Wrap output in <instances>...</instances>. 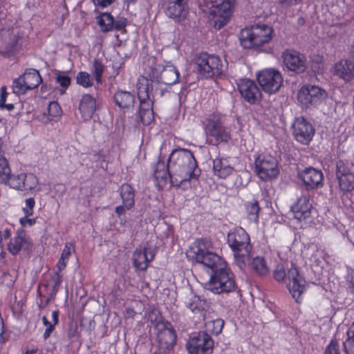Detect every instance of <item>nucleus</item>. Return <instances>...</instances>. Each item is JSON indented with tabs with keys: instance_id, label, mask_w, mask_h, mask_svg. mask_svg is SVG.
<instances>
[{
	"instance_id": "54",
	"label": "nucleus",
	"mask_w": 354,
	"mask_h": 354,
	"mask_svg": "<svg viewBox=\"0 0 354 354\" xmlns=\"http://www.w3.org/2000/svg\"><path fill=\"white\" fill-rule=\"evenodd\" d=\"M278 2L284 6H289L292 5H295L300 2L301 0H277Z\"/></svg>"
},
{
	"instance_id": "37",
	"label": "nucleus",
	"mask_w": 354,
	"mask_h": 354,
	"mask_svg": "<svg viewBox=\"0 0 354 354\" xmlns=\"http://www.w3.org/2000/svg\"><path fill=\"white\" fill-rule=\"evenodd\" d=\"M169 85H164V83L160 82L158 78V75L155 76L153 74L151 80V88L150 92H153V97H162L165 95V93L167 91L168 86Z\"/></svg>"
},
{
	"instance_id": "40",
	"label": "nucleus",
	"mask_w": 354,
	"mask_h": 354,
	"mask_svg": "<svg viewBox=\"0 0 354 354\" xmlns=\"http://www.w3.org/2000/svg\"><path fill=\"white\" fill-rule=\"evenodd\" d=\"M55 82L62 87V91L64 93L70 86L71 79L64 73H57L55 75Z\"/></svg>"
},
{
	"instance_id": "47",
	"label": "nucleus",
	"mask_w": 354,
	"mask_h": 354,
	"mask_svg": "<svg viewBox=\"0 0 354 354\" xmlns=\"http://www.w3.org/2000/svg\"><path fill=\"white\" fill-rule=\"evenodd\" d=\"M42 322L44 325L46 326V330L44 333V338L47 339L50 337L52 331L54 330L55 326L51 322H49L46 316H44L42 317Z\"/></svg>"
},
{
	"instance_id": "2",
	"label": "nucleus",
	"mask_w": 354,
	"mask_h": 354,
	"mask_svg": "<svg viewBox=\"0 0 354 354\" xmlns=\"http://www.w3.org/2000/svg\"><path fill=\"white\" fill-rule=\"evenodd\" d=\"M171 184L179 187L189 185L192 179H197L201 174L192 152L185 149H176L168 158Z\"/></svg>"
},
{
	"instance_id": "22",
	"label": "nucleus",
	"mask_w": 354,
	"mask_h": 354,
	"mask_svg": "<svg viewBox=\"0 0 354 354\" xmlns=\"http://www.w3.org/2000/svg\"><path fill=\"white\" fill-rule=\"evenodd\" d=\"M336 176L342 191L349 192L354 189V175L349 171L342 161L337 163Z\"/></svg>"
},
{
	"instance_id": "36",
	"label": "nucleus",
	"mask_w": 354,
	"mask_h": 354,
	"mask_svg": "<svg viewBox=\"0 0 354 354\" xmlns=\"http://www.w3.org/2000/svg\"><path fill=\"white\" fill-rule=\"evenodd\" d=\"M97 21L101 30L103 32L111 30L114 25V19L109 12L102 13L97 17Z\"/></svg>"
},
{
	"instance_id": "17",
	"label": "nucleus",
	"mask_w": 354,
	"mask_h": 354,
	"mask_svg": "<svg viewBox=\"0 0 354 354\" xmlns=\"http://www.w3.org/2000/svg\"><path fill=\"white\" fill-rule=\"evenodd\" d=\"M156 255V250L152 246L145 245L137 248L132 255L133 265L136 270L145 271L149 267Z\"/></svg>"
},
{
	"instance_id": "9",
	"label": "nucleus",
	"mask_w": 354,
	"mask_h": 354,
	"mask_svg": "<svg viewBox=\"0 0 354 354\" xmlns=\"http://www.w3.org/2000/svg\"><path fill=\"white\" fill-rule=\"evenodd\" d=\"M255 172L263 181L272 180L279 176V168L277 159L270 154H260L254 161Z\"/></svg>"
},
{
	"instance_id": "56",
	"label": "nucleus",
	"mask_w": 354,
	"mask_h": 354,
	"mask_svg": "<svg viewBox=\"0 0 354 354\" xmlns=\"http://www.w3.org/2000/svg\"><path fill=\"white\" fill-rule=\"evenodd\" d=\"M67 263H68V260L59 258V259L57 262V269L59 270V271L64 270L65 268Z\"/></svg>"
},
{
	"instance_id": "62",
	"label": "nucleus",
	"mask_w": 354,
	"mask_h": 354,
	"mask_svg": "<svg viewBox=\"0 0 354 354\" xmlns=\"http://www.w3.org/2000/svg\"><path fill=\"white\" fill-rule=\"evenodd\" d=\"M1 145H2V140L0 138V155H3V151L1 149Z\"/></svg>"
},
{
	"instance_id": "39",
	"label": "nucleus",
	"mask_w": 354,
	"mask_h": 354,
	"mask_svg": "<svg viewBox=\"0 0 354 354\" xmlns=\"http://www.w3.org/2000/svg\"><path fill=\"white\" fill-rule=\"evenodd\" d=\"M76 82L84 88H89L93 86V77L87 72L80 71L76 76Z\"/></svg>"
},
{
	"instance_id": "51",
	"label": "nucleus",
	"mask_w": 354,
	"mask_h": 354,
	"mask_svg": "<svg viewBox=\"0 0 354 354\" xmlns=\"http://www.w3.org/2000/svg\"><path fill=\"white\" fill-rule=\"evenodd\" d=\"M7 95H8V93H7L6 86H3L1 88V91H0V108L1 109H3V106L5 105Z\"/></svg>"
},
{
	"instance_id": "61",
	"label": "nucleus",
	"mask_w": 354,
	"mask_h": 354,
	"mask_svg": "<svg viewBox=\"0 0 354 354\" xmlns=\"http://www.w3.org/2000/svg\"><path fill=\"white\" fill-rule=\"evenodd\" d=\"M6 108L8 111H11L14 109V105L12 104H5L3 106V109Z\"/></svg>"
},
{
	"instance_id": "38",
	"label": "nucleus",
	"mask_w": 354,
	"mask_h": 354,
	"mask_svg": "<svg viewBox=\"0 0 354 354\" xmlns=\"http://www.w3.org/2000/svg\"><path fill=\"white\" fill-rule=\"evenodd\" d=\"M245 209L248 219L255 223L259 220V207L258 202L255 200L248 202L245 205Z\"/></svg>"
},
{
	"instance_id": "46",
	"label": "nucleus",
	"mask_w": 354,
	"mask_h": 354,
	"mask_svg": "<svg viewBox=\"0 0 354 354\" xmlns=\"http://www.w3.org/2000/svg\"><path fill=\"white\" fill-rule=\"evenodd\" d=\"M140 119L144 124H149L153 120V109H148L147 111L140 112Z\"/></svg>"
},
{
	"instance_id": "12",
	"label": "nucleus",
	"mask_w": 354,
	"mask_h": 354,
	"mask_svg": "<svg viewBox=\"0 0 354 354\" xmlns=\"http://www.w3.org/2000/svg\"><path fill=\"white\" fill-rule=\"evenodd\" d=\"M41 82L38 71L32 68L26 70L24 73L12 82V91L16 95L24 94L27 91L37 88Z\"/></svg>"
},
{
	"instance_id": "31",
	"label": "nucleus",
	"mask_w": 354,
	"mask_h": 354,
	"mask_svg": "<svg viewBox=\"0 0 354 354\" xmlns=\"http://www.w3.org/2000/svg\"><path fill=\"white\" fill-rule=\"evenodd\" d=\"M62 115V109L57 102H50L47 112H44L39 117V120L47 124L57 120Z\"/></svg>"
},
{
	"instance_id": "35",
	"label": "nucleus",
	"mask_w": 354,
	"mask_h": 354,
	"mask_svg": "<svg viewBox=\"0 0 354 354\" xmlns=\"http://www.w3.org/2000/svg\"><path fill=\"white\" fill-rule=\"evenodd\" d=\"M26 174V172H19L13 174H11L10 172L8 175L6 176L3 181V183L8 186L10 188L18 191L21 180H23V178Z\"/></svg>"
},
{
	"instance_id": "49",
	"label": "nucleus",
	"mask_w": 354,
	"mask_h": 354,
	"mask_svg": "<svg viewBox=\"0 0 354 354\" xmlns=\"http://www.w3.org/2000/svg\"><path fill=\"white\" fill-rule=\"evenodd\" d=\"M73 250V244L71 243H67L64 246V248L62 251L60 258H62L63 259H66L68 261L69 257Z\"/></svg>"
},
{
	"instance_id": "29",
	"label": "nucleus",
	"mask_w": 354,
	"mask_h": 354,
	"mask_svg": "<svg viewBox=\"0 0 354 354\" xmlns=\"http://www.w3.org/2000/svg\"><path fill=\"white\" fill-rule=\"evenodd\" d=\"M234 168L227 158H217L213 160V172L220 178H226L234 172Z\"/></svg>"
},
{
	"instance_id": "4",
	"label": "nucleus",
	"mask_w": 354,
	"mask_h": 354,
	"mask_svg": "<svg viewBox=\"0 0 354 354\" xmlns=\"http://www.w3.org/2000/svg\"><path fill=\"white\" fill-rule=\"evenodd\" d=\"M236 0H198L201 10L208 15L216 27L221 28L227 21Z\"/></svg>"
},
{
	"instance_id": "30",
	"label": "nucleus",
	"mask_w": 354,
	"mask_h": 354,
	"mask_svg": "<svg viewBox=\"0 0 354 354\" xmlns=\"http://www.w3.org/2000/svg\"><path fill=\"white\" fill-rule=\"evenodd\" d=\"M179 72L171 64H167L161 71L159 80L164 83V85H173L178 82Z\"/></svg>"
},
{
	"instance_id": "1",
	"label": "nucleus",
	"mask_w": 354,
	"mask_h": 354,
	"mask_svg": "<svg viewBox=\"0 0 354 354\" xmlns=\"http://www.w3.org/2000/svg\"><path fill=\"white\" fill-rule=\"evenodd\" d=\"M187 259L200 263L212 273L205 288L215 294L230 292L236 289L234 277L226 262L213 250L212 242L205 239L194 241L186 252Z\"/></svg>"
},
{
	"instance_id": "11",
	"label": "nucleus",
	"mask_w": 354,
	"mask_h": 354,
	"mask_svg": "<svg viewBox=\"0 0 354 354\" xmlns=\"http://www.w3.org/2000/svg\"><path fill=\"white\" fill-rule=\"evenodd\" d=\"M257 79L263 91L269 94L277 92L283 82L281 73L274 68H265L259 71Z\"/></svg>"
},
{
	"instance_id": "25",
	"label": "nucleus",
	"mask_w": 354,
	"mask_h": 354,
	"mask_svg": "<svg viewBox=\"0 0 354 354\" xmlns=\"http://www.w3.org/2000/svg\"><path fill=\"white\" fill-rule=\"evenodd\" d=\"M299 178L307 187L314 189L322 185L323 174L319 169L309 167L299 174Z\"/></svg>"
},
{
	"instance_id": "57",
	"label": "nucleus",
	"mask_w": 354,
	"mask_h": 354,
	"mask_svg": "<svg viewBox=\"0 0 354 354\" xmlns=\"http://www.w3.org/2000/svg\"><path fill=\"white\" fill-rule=\"evenodd\" d=\"M25 354H42V351L37 347H32L27 348Z\"/></svg>"
},
{
	"instance_id": "52",
	"label": "nucleus",
	"mask_w": 354,
	"mask_h": 354,
	"mask_svg": "<svg viewBox=\"0 0 354 354\" xmlns=\"http://www.w3.org/2000/svg\"><path fill=\"white\" fill-rule=\"evenodd\" d=\"M346 281L349 288H352L354 290V270L348 271Z\"/></svg>"
},
{
	"instance_id": "10",
	"label": "nucleus",
	"mask_w": 354,
	"mask_h": 354,
	"mask_svg": "<svg viewBox=\"0 0 354 354\" xmlns=\"http://www.w3.org/2000/svg\"><path fill=\"white\" fill-rule=\"evenodd\" d=\"M294 218L302 227H306L313 221V199L307 193H303L291 207Z\"/></svg>"
},
{
	"instance_id": "5",
	"label": "nucleus",
	"mask_w": 354,
	"mask_h": 354,
	"mask_svg": "<svg viewBox=\"0 0 354 354\" xmlns=\"http://www.w3.org/2000/svg\"><path fill=\"white\" fill-rule=\"evenodd\" d=\"M273 37L274 30L272 26L257 24L242 30L240 42L245 48H258L269 44Z\"/></svg>"
},
{
	"instance_id": "7",
	"label": "nucleus",
	"mask_w": 354,
	"mask_h": 354,
	"mask_svg": "<svg viewBox=\"0 0 354 354\" xmlns=\"http://www.w3.org/2000/svg\"><path fill=\"white\" fill-rule=\"evenodd\" d=\"M194 62L197 73L202 77H212L223 72V64L217 56L200 53L196 55Z\"/></svg>"
},
{
	"instance_id": "45",
	"label": "nucleus",
	"mask_w": 354,
	"mask_h": 354,
	"mask_svg": "<svg viewBox=\"0 0 354 354\" xmlns=\"http://www.w3.org/2000/svg\"><path fill=\"white\" fill-rule=\"evenodd\" d=\"M35 205V201L33 198L26 199L25 205L23 207V212L26 216H32L33 214L34 207Z\"/></svg>"
},
{
	"instance_id": "28",
	"label": "nucleus",
	"mask_w": 354,
	"mask_h": 354,
	"mask_svg": "<svg viewBox=\"0 0 354 354\" xmlns=\"http://www.w3.org/2000/svg\"><path fill=\"white\" fill-rule=\"evenodd\" d=\"M249 269L255 272L258 275L265 276L270 272V268L268 266L265 259L263 257L257 256L256 257H251V253L248 260V264L241 270Z\"/></svg>"
},
{
	"instance_id": "20",
	"label": "nucleus",
	"mask_w": 354,
	"mask_h": 354,
	"mask_svg": "<svg viewBox=\"0 0 354 354\" xmlns=\"http://www.w3.org/2000/svg\"><path fill=\"white\" fill-rule=\"evenodd\" d=\"M157 339L160 347L162 349H170L176 342V335L169 323L159 322L156 325Z\"/></svg>"
},
{
	"instance_id": "50",
	"label": "nucleus",
	"mask_w": 354,
	"mask_h": 354,
	"mask_svg": "<svg viewBox=\"0 0 354 354\" xmlns=\"http://www.w3.org/2000/svg\"><path fill=\"white\" fill-rule=\"evenodd\" d=\"M30 216L24 215V217L19 219V223L23 227H30L36 223V220L35 218H29Z\"/></svg>"
},
{
	"instance_id": "14",
	"label": "nucleus",
	"mask_w": 354,
	"mask_h": 354,
	"mask_svg": "<svg viewBox=\"0 0 354 354\" xmlns=\"http://www.w3.org/2000/svg\"><path fill=\"white\" fill-rule=\"evenodd\" d=\"M326 97V93L320 87L306 85L300 88L297 98L304 106L317 105Z\"/></svg>"
},
{
	"instance_id": "6",
	"label": "nucleus",
	"mask_w": 354,
	"mask_h": 354,
	"mask_svg": "<svg viewBox=\"0 0 354 354\" xmlns=\"http://www.w3.org/2000/svg\"><path fill=\"white\" fill-rule=\"evenodd\" d=\"M274 278L278 281L286 279V286L290 294L297 302L300 301L302 294L306 290L307 283L292 263L290 268L288 267L287 272L282 265H278L274 272Z\"/></svg>"
},
{
	"instance_id": "41",
	"label": "nucleus",
	"mask_w": 354,
	"mask_h": 354,
	"mask_svg": "<svg viewBox=\"0 0 354 354\" xmlns=\"http://www.w3.org/2000/svg\"><path fill=\"white\" fill-rule=\"evenodd\" d=\"M348 338L344 342V348L348 354H354V323L347 332Z\"/></svg>"
},
{
	"instance_id": "13",
	"label": "nucleus",
	"mask_w": 354,
	"mask_h": 354,
	"mask_svg": "<svg viewBox=\"0 0 354 354\" xmlns=\"http://www.w3.org/2000/svg\"><path fill=\"white\" fill-rule=\"evenodd\" d=\"M214 342L206 333H198L193 335L187 344L189 354H210L212 352Z\"/></svg>"
},
{
	"instance_id": "44",
	"label": "nucleus",
	"mask_w": 354,
	"mask_h": 354,
	"mask_svg": "<svg viewBox=\"0 0 354 354\" xmlns=\"http://www.w3.org/2000/svg\"><path fill=\"white\" fill-rule=\"evenodd\" d=\"M104 72L103 65L97 60H95L93 62V75L95 76V80L97 83L102 82V76Z\"/></svg>"
},
{
	"instance_id": "42",
	"label": "nucleus",
	"mask_w": 354,
	"mask_h": 354,
	"mask_svg": "<svg viewBox=\"0 0 354 354\" xmlns=\"http://www.w3.org/2000/svg\"><path fill=\"white\" fill-rule=\"evenodd\" d=\"M24 242V239L21 236H17L13 238L9 245L8 249L12 254H17L21 250Z\"/></svg>"
},
{
	"instance_id": "27",
	"label": "nucleus",
	"mask_w": 354,
	"mask_h": 354,
	"mask_svg": "<svg viewBox=\"0 0 354 354\" xmlns=\"http://www.w3.org/2000/svg\"><path fill=\"white\" fill-rule=\"evenodd\" d=\"M78 109L82 120H89L96 109L95 99L88 94L82 95L79 102Z\"/></svg>"
},
{
	"instance_id": "43",
	"label": "nucleus",
	"mask_w": 354,
	"mask_h": 354,
	"mask_svg": "<svg viewBox=\"0 0 354 354\" xmlns=\"http://www.w3.org/2000/svg\"><path fill=\"white\" fill-rule=\"evenodd\" d=\"M10 173V168L4 155H0V183H3L7 175Z\"/></svg>"
},
{
	"instance_id": "34",
	"label": "nucleus",
	"mask_w": 354,
	"mask_h": 354,
	"mask_svg": "<svg viewBox=\"0 0 354 354\" xmlns=\"http://www.w3.org/2000/svg\"><path fill=\"white\" fill-rule=\"evenodd\" d=\"M120 195L126 208H131L134 205V193L131 186L129 184L122 185Z\"/></svg>"
},
{
	"instance_id": "48",
	"label": "nucleus",
	"mask_w": 354,
	"mask_h": 354,
	"mask_svg": "<svg viewBox=\"0 0 354 354\" xmlns=\"http://www.w3.org/2000/svg\"><path fill=\"white\" fill-rule=\"evenodd\" d=\"M324 354H340L338 344L335 340H331L327 346Z\"/></svg>"
},
{
	"instance_id": "19",
	"label": "nucleus",
	"mask_w": 354,
	"mask_h": 354,
	"mask_svg": "<svg viewBox=\"0 0 354 354\" xmlns=\"http://www.w3.org/2000/svg\"><path fill=\"white\" fill-rule=\"evenodd\" d=\"M165 14L169 18L180 22L184 20L187 14V0H165Z\"/></svg>"
},
{
	"instance_id": "33",
	"label": "nucleus",
	"mask_w": 354,
	"mask_h": 354,
	"mask_svg": "<svg viewBox=\"0 0 354 354\" xmlns=\"http://www.w3.org/2000/svg\"><path fill=\"white\" fill-rule=\"evenodd\" d=\"M38 185L39 180L37 176L32 173L26 172L23 178V180H21L18 191L30 192L35 189Z\"/></svg>"
},
{
	"instance_id": "8",
	"label": "nucleus",
	"mask_w": 354,
	"mask_h": 354,
	"mask_svg": "<svg viewBox=\"0 0 354 354\" xmlns=\"http://www.w3.org/2000/svg\"><path fill=\"white\" fill-rule=\"evenodd\" d=\"M203 123L205 133L210 142H227L230 139L229 131L222 126L221 115L212 114L206 118Z\"/></svg>"
},
{
	"instance_id": "24",
	"label": "nucleus",
	"mask_w": 354,
	"mask_h": 354,
	"mask_svg": "<svg viewBox=\"0 0 354 354\" xmlns=\"http://www.w3.org/2000/svg\"><path fill=\"white\" fill-rule=\"evenodd\" d=\"M154 178L156 185L159 188H163L167 185L171 183V175L169 168V162L158 160L154 167Z\"/></svg>"
},
{
	"instance_id": "59",
	"label": "nucleus",
	"mask_w": 354,
	"mask_h": 354,
	"mask_svg": "<svg viewBox=\"0 0 354 354\" xmlns=\"http://www.w3.org/2000/svg\"><path fill=\"white\" fill-rule=\"evenodd\" d=\"M333 27H339L341 29L344 30L346 26V24L344 21L342 22H333L331 24Z\"/></svg>"
},
{
	"instance_id": "18",
	"label": "nucleus",
	"mask_w": 354,
	"mask_h": 354,
	"mask_svg": "<svg viewBox=\"0 0 354 354\" xmlns=\"http://www.w3.org/2000/svg\"><path fill=\"white\" fill-rule=\"evenodd\" d=\"M241 96L250 104H257L261 100V92L256 83L248 79L241 80L238 84Z\"/></svg>"
},
{
	"instance_id": "60",
	"label": "nucleus",
	"mask_w": 354,
	"mask_h": 354,
	"mask_svg": "<svg viewBox=\"0 0 354 354\" xmlns=\"http://www.w3.org/2000/svg\"><path fill=\"white\" fill-rule=\"evenodd\" d=\"M10 232L8 229H6L3 231V234H1L2 238L3 237L4 239H8L10 237Z\"/></svg>"
},
{
	"instance_id": "21",
	"label": "nucleus",
	"mask_w": 354,
	"mask_h": 354,
	"mask_svg": "<svg viewBox=\"0 0 354 354\" xmlns=\"http://www.w3.org/2000/svg\"><path fill=\"white\" fill-rule=\"evenodd\" d=\"M331 73L344 82H350L354 79V62L346 59H341L333 65Z\"/></svg>"
},
{
	"instance_id": "23",
	"label": "nucleus",
	"mask_w": 354,
	"mask_h": 354,
	"mask_svg": "<svg viewBox=\"0 0 354 354\" xmlns=\"http://www.w3.org/2000/svg\"><path fill=\"white\" fill-rule=\"evenodd\" d=\"M185 304L193 313L198 315V319L205 318V312L208 308L206 300L201 299V297L190 292L185 299Z\"/></svg>"
},
{
	"instance_id": "58",
	"label": "nucleus",
	"mask_w": 354,
	"mask_h": 354,
	"mask_svg": "<svg viewBox=\"0 0 354 354\" xmlns=\"http://www.w3.org/2000/svg\"><path fill=\"white\" fill-rule=\"evenodd\" d=\"M59 311L54 310L52 313V321L51 322L55 326L58 322Z\"/></svg>"
},
{
	"instance_id": "26",
	"label": "nucleus",
	"mask_w": 354,
	"mask_h": 354,
	"mask_svg": "<svg viewBox=\"0 0 354 354\" xmlns=\"http://www.w3.org/2000/svg\"><path fill=\"white\" fill-rule=\"evenodd\" d=\"M138 96L140 100V112L147 111L148 109H153L152 102L149 100V87L148 80L144 77L138 80L137 84Z\"/></svg>"
},
{
	"instance_id": "32",
	"label": "nucleus",
	"mask_w": 354,
	"mask_h": 354,
	"mask_svg": "<svg viewBox=\"0 0 354 354\" xmlns=\"http://www.w3.org/2000/svg\"><path fill=\"white\" fill-rule=\"evenodd\" d=\"M114 99L115 103L121 109H129L133 106L134 96L130 92L119 91L115 95Z\"/></svg>"
},
{
	"instance_id": "3",
	"label": "nucleus",
	"mask_w": 354,
	"mask_h": 354,
	"mask_svg": "<svg viewBox=\"0 0 354 354\" xmlns=\"http://www.w3.org/2000/svg\"><path fill=\"white\" fill-rule=\"evenodd\" d=\"M227 243L232 249L234 263L239 268L248 264L252 245L249 235L242 227H235L227 234Z\"/></svg>"
},
{
	"instance_id": "16",
	"label": "nucleus",
	"mask_w": 354,
	"mask_h": 354,
	"mask_svg": "<svg viewBox=\"0 0 354 354\" xmlns=\"http://www.w3.org/2000/svg\"><path fill=\"white\" fill-rule=\"evenodd\" d=\"M292 128L295 139L302 144H308L314 136L315 129L312 124L302 117L295 120Z\"/></svg>"
},
{
	"instance_id": "53",
	"label": "nucleus",
	"mask_w": 354,
	"mask_h": 354,
	"mask_svg": "<svg viewBox=\"0 0 354 354\" xmlns=\"http://www.w3.org/2000/svg\"><path fill=\"white\" fill-rule=\"evenodd\" d=\"M96 6L106 7L110 5L114 0H92Z\"/></svg>"
},
{
	"instance_id": "55",
	"label": "nucleus",
	"mask_w": 354,
	"mask_h": 354,
	"mask_svg": "<svg viewBox=\"0 0 354 354\" xmlns=\"http://www.w3.org/2000/svg\"><path fill=\"white\" fill-rule=\"evenodd\" d=\"M130 208H126L125 205L122 204V205L117 206L115 208V212L118 216H121L125 213V212Z\"/></svg>"
},
{
	"instance_id": "15",
	"label": "nucleus",
	"mask_w": 354,
	"mask_h": 354,
	"mask_svg": "<svg viewBox=\"0 0 354 354\" xmlns=\"http://www.w3.org/2000/svg\"><path fill=\"white\" fill-rule=\"evenodd\" d=\"M282 58L284 66L290 71L300 74L307 69L305 56L296 50H285L282 53Z\"/></svg>"
}]
</instances>
